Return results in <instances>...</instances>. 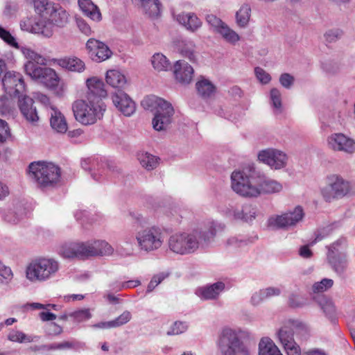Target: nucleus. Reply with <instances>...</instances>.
Segmentation results:
<instances>
[{"instance_id": "1", "label": "nucleus", "mask_w": 355, "mask_h": 355, "mask_svg": "<svg viewBox=\"0 0 355 355\" xmlns=\"http://www.w3.org/2000/svg\"><path fill=\"white\" fill-rule=\"evenodd\" d=\"M213 223L209 230H193L191 232L175 233L170 236L168 247L171 252L179 255L195 253L200 247L207 245L216 234Z\"/></svg>"}, {"instance_id": "2", "label": "nucleus", "mask_w": 355, "mask_h": 355, "mask_svg": "<svg viewBox=\"0 0 355 355\" xmlns=\"http://www.w3.org/2000/svg\"><path fill=\"white\" fill-rule=\"evenodd\" d=\"M24 55L28 59L24 64L26 73L31 79L53 88L58 85L59 78L54 69L46 67V59L30 48L22 49Z\"/></svg>"}, {"instance_id": "3", "label": "nucleus", "mask_w": 355, "mask_h": 355, "mask_svg": "<svg viewBox=\"0 0 355 355\" xmlns=\"http://www.w3.org/2000/svg\"><path fill=\"white\" fill-rule=\"evenodd\" d=\"M141 104L145 110L154 113L152 124L155 130L163 131L168 128L175 112L170 102L156 96H148L142 100Z\"/></svg>"}, {"instance_id": "4", "label": "nucleus", "mask_w": 355, "mask_h": 355, "mask_svg": "<svg viewBox=\"0 0 355 355\" xmlns=\"http://www.w3.org/2000/svg\"><path fill=\"white\" fill-rule=\"evenodd\" d=\"M216 346L222 355H250L239 329L230 327L222 329L216 340Z\"/></svg>"}, {"instance_id": "5", "label": "nucleus", "mask_w": 355, "mask_h": 355, "mask_svg": "<svg viewBox=\"0 0 355 355\" xmlns=\"http://www.w3.org/2000/svg\"><path fill=\"white\" fill-rule=\"evenodd\" d=\"M30 178L40 188L54 187L60 180V168L45 162H33L28 166Z\"/></svg>"}, {"instance_id": "6", "label": "nucleus", "mask_w": 355, "mask_h": 355, "mask_svg": "<svg viewBox=\"0 0 355 355\" xmlns=\"http://www.w3.org/2000/svg\"><path fill=\"white\" fill-rule=\"evenodd\" d=\"M60 268L59 262L52 258H40L26 268V278L32 282H43L53 278Z\"/></svg>"}, {"instance_id": "7", "label": "nucleus", "mask_w": 355, "mask_h": 355, "mask_svg": "<svg viewBox=\"0 0 355 355\" xmlns=\"http://www.w3.org/2000/svg\"><path fill=\"white\" fill-rule=\"evenodd\" d=\"M138 248L149 253L159 249L164 241V233L162 228L152 225L141 229L136 233L135 236Z\"/></svg>"}, {"instance_id": "8", "label": "nucleus", "mask_w": 355, "mask_h": 355, "mask_svg": "<svg viewBox=\"0 0 355 355\" xmlns=\"http://www.w3.org/2000/svg\"><path fill=\"white\" fill-rule=\"evenodd\" d=\"M72 110L77 121L83 125H91L103 116L105 108L91 101L77 100L72 104Z\"/></svg>"}, {"instance_id": "9", "label": "nucleus", "mask_w": 355, "mask_h": 355, "mask_svg": "<svg viewBox=\"0 0 355 355\" xmlns=\"http://www.w3.org/2000/svg\"><path fill=\"white\" fill-rule=\"evenodd\" d=\"M231 187L234 192L243 197L259 196V193L254 178L251 175H247L243 171H234L232 173Z\"/></svg>"}, {"instance_id": "10", "label": "nucleus", "mask_w": 355, "mask_h": 355, "mask_svg": "<svg viewBox=\"0 0 355 355\" xmlns=\"http://www.w3.org/2000/svg\"><path fill=\"white\" fill-rule=\"evenodd\" d=\"M351 190L349 182L338 175L329 178L328 184L322 191V196L326 202H331L347 195Z\"/></svg>"}, {"instance_id": "11", "label": "nucleus", "mask_w": 355, "mask_h": 355, "mask_svg": "<svg viewBox=\"0 0 355 355\" xmlns=\"http://www.w3.org/2000/svg\"><path fill=\"white\" fill-rule=\"evenodd\" d=\"M19 25L21 30L30 33L42 35L47 38L52 37L53 35V26L44 19L34 15L22 18Z\"/></svg>"}, {"instance_id": "12", "label": "nucleus", "mask_w": 355, "mask_h": 355, "mask_svg": "<svg viewBox=\"0 0 355 355\" xmlns=\"http://www.w3.org/2000/svg\"><path fill=\"white\" fill-rule=\"evenodd\" d=\"M304 213L300 206L295 207L293 210L270 217L268 224L271 227L284 229L295 226L304 218Z\"/></svg>"}, {"instance_id": "13", "label": "nucleus", "mask_w": 355, "mask_h": 355, "mask_svg": "<svg viewBox=\"0 0 355 355\" xmlns=\"http://www.w3.org/2000/svg\"><path fill=\"white\" fill-rule=\"evenodd\" d=\"M81 165L84 170L90 172L91 176L96 182H103L107 178L108 173L114 171L108 163L99 157L85 159Z\"/></svg>"}, {"instance_id": "14", "label": "nucleus", "mask_w": 355, "mask_h": 355, "mask_svg": "<svg viewBox=\"0 0 355 355\" xmlns=\"http://www.w3.org/2000/svg\"><path fill=\"white\" fill-rule=\"evenodd\" d=\"M5 92L10 96L20 98L25 92V83L21 73L7 71L2 78Z\"/></svg>"}, {"instance_id": "15", "label": "nucleus", "mask_w": 355, "mask_h": 355, "mask_svg": "<svg viewBox=\"0 0 355 355\" xmlns=\"http://www.w3.org/2000/svg\"><path fill=\"white\" fill-rule=\"evenodd\" d=\"M258 159L273 169L285 167L288 160L287 155L284 152L274 148L260 151L258 154Z\"/></svg>"}, {"instance_id": "16", "label": "nucleus", "mask_w": 355, "mask_h": 355, "mask_svg": "<svg viewBox=\"0 0 355 355\" xmlns=\"http://www.w3.org/2000/svg\"><path fill=\"white\" fill-rule=\"evenodd\" d=\"M327 142L329 148L334 150L342 151L347 154L355 152V141L343 133L331 135Z\"/></svg>"}, {"instance_id": "17", "label": "nucleus", "mask_w": 355, "mask_h": 355, "mask_svg": "<svg viewBox=\"0 0 355 355\" xmlns=\"http://www.w3.org/2000/svg\"><path fill=\"white\" fill-rule=\"evenodd\" d=\"M86 48L91 58L97 62L105 61L112 55V51L105 43L94 38L87 40Z\"/></svg>"}, {"instance_id": "18", "label": "nucleus", "mask_w": 355, "mask_h": 355, "mask_svg": "<svg viewBox=\"0 0 355 355\" xmlns=\"http://www.w3.org/2000/svg\"><path fill=\"white\" fill-rule=\"evenodd\" d=\"M112 102L118 110L124 116H130L136 110L135 103L121 90H119L112 96Z\"/></svg>"}, {"instance_id": "19", "label": "nucleus", "mask_w": 355, "mask_h": 355, "mask_svg": "<svg viewBox=\"0 0 355 355\" xmlns=\"http://www.w3.org/2000/svg\"><path fill=\"white\" fill-rule=\"evenodd\" d=\"M87 245L84 242L67 243L59 248V254L64 258H88Z\"/></svg>"}, {"instance_id": "20", "label": "nucleus", "mask_w": 355, "mask_h": 355, "mask_svg": "<svg viewBox=\"0 0 355 355\" xmlns=\"http://www.w3.org/2000/svg\"><path fill=\"white\" fill-rule=\"evenodd\" d=\"M225 288V285L223 282H218L197 288L196 294L204 300H216L224 291Z\"/></svg>"}, {"instance_id": "21", "label": "nucleus", "mask_w": 355, "mask_h": 355, "mask_svg": "<svg viewBox=\"0 0 355 355\" xmlns=\"http://www.w3.org/2000/svg\"><path fill=\"white\" fill-rule=\"evenodd\" d=\"M87 257L110 256L114 252V248L104 240L85 242Z\"/></svg>"}, {"instance_id": "22", "label": "nucleus", "mask_w": 355, "mask_h": 355, "mask_svg": "<svg viewBox=\"0 0 355 355\" xmlns=\"http://www.w3.org/2000/svg\"><path fill=\"white\" fill-rule=\"evenodd\" d=\"M193 67L184 60H178L174 64L175 79L181 84H189L193 80Z\"/></svg>"}, {"instance_id": "23", "label": "nucleus", "mask_w": 355, "mask_h": 355, "mask_svg": "<svg viewBox=\"0 0 355 355\" xmlns=\"http://www.w3.org/2000/svg\"><path fill=\"white\" fill-rule=\"evenodd\" d=\"M327 259L331 269L338 276H344L349 264L347 252H343L338 254H327Z\"/></svg>"}, {"instance_id": "24", "label": "nucleus", "mask_w": 355, "mask_h": 355, "mask_svg": "<svg viewBox=\"0 0 355 355\" xmlns=\"http://www.w3.org/2000/svg\"><path fill=\"white\" fill-rule=\"evenodd\" d=\"M176 21L187 31L194 33L202 26L201 20L193 12H182L175 16Z\"/></svg>"}, {"instance_id": "25", "label": "nucleus", "mask_w": 355, "mask_h": 355, "mask_svg": "<svg viewBox=\"0 0 355 355\" xmlns=\"http://www.w3.org/2000/svg\"><path fill=\"white\" fill-rule=\"evenodd\" d=\"M20 111L26 119L31 122H36L39 117L36 107L33 106V100L26 96L18 98Z\"/></svg>"}, {"instance_id": "26", "label": "nucleus", "mask_w": 355, "mask_h": 355, "mask_svg": "<svg viewBox=\"0 0 355 355\" xmlns=\"http://www.w3.org/2000/svg\"><path fill=\"white\" fill-rule=\"evenodd\" d=\"M51 116L50 125L53 130L58 133H65L68 129L65 117L60 110L53 106H51L49 112Z\"/></svg>"}, {"instance_id": "27", "label": "nucleus", "mask_w": 355, "mask_h": 355, "mask_svg": "<svg viewBox=\"0 0 355 355\" xmlns=\"http://www.w3.org/2000/svg\"><path fill=\"white\" fill-rule=\"evenodd\" d=\"M53 10L52 13L47 17V19L45 21L53 26V30L54 31L55 26L62 28L67 24L69 15L59 4Z\"/></svg>"}, {"instance_id": "28", "label": "nucleus", "mask_w": 355, "mask_h": 355, "mask_svg": "<svg viewBox=\"0 0 355 355\" xmlns=\"http://www.w3.org/2000/svg\"><path fill=\"white\" fill-rule=\"evenodd\" d=\"M259 191V196L261 194H272L279 193L282 190V185L276 180L264 178L256 182Z\"/></svg>"}, {"instance_id": "29", "label": "nucleus", "mask_w": 355, "mask_h": 355, "mask_svg": "<svg viewBox=\"0 0 355 355\" xmlns=\"http://www.w3.org/2000/svg\"><path fill=\"white\" fill-rule=\"evenodd\" d=\"M106 83L113 88L121 90L124 88L127 83L125 76L119 70H108L105 76Z\"/></svg>"}, {"instance_id": "30", "label": "nucleus", "mask_w": 355, "mask_h": 355, "mask_svg": "<svg viewBox=\"0 0 355 355\" xmlns=\"http://www.w3.org/2000/svg\"><path fill=\"white\" fill-rule=\"evenodd\" d=\"M258 355H283V354L271 338L263 337L258 344Z\"/></svg>"}, {"instance_id": "31", "label": "nucleus", "mask_w": 355, "mask_h": 355, "mask_svg": "<svg viewBox=\"0 0 355 355\" xmlns=\"http://www.w3.org/2000/svg\"><path fill=\"white\" fill-rule=\"evenodd\" d=\"M173 43L183 56L188 58L191 61L196 60L195 44L193 42L177 38L174 40Z\"/></svg>"}, {"instance_id": "32", "label": "nucleus", "mask_w": 355, "mask_h": 355, "mask_svg": "<svg viewBox=\"0 0 355 355\" xmlns=\"http://www.w3.org/2000/svg\"><path fill=\"white\" fill-rule=\"evenodd\" d=\"M33 5L35 12L42 17H47L58 5L49 0H27Z\"/></svg>"}, {"instance_id": "33", "label": "nucleus", "mask_w": 355, "mask_h": 355, "mask_svg": "<svg viewBox=\"0 0 355 355\" xmlns=\"http://www.w3.org/2000/svg\"><path fill=\"white\" fill-rule=\"evenodd\" d=\"M78 6L84 14L94 21H100L101 14L91 0H78Z\"/></svg>"}, {"instance_id": "34", "label": "nucleus", "mask_w": 355, "mask_h": 355, "mask_svg": "<svg viewBox=\"0 0 355 355\" xmlns=\"http://www.w3.org/2000/svg\"><path fill=\"white\" fill-rule=\"evenodd\" d=\"M86 83L89 90V96L90 94L95 97H103L106 96L107 92L104 89V83L103 80L96 77H93L88 78Z\"/></svg>"}, {"instance_id": "35", "label": "nucleus", "mask_w": 355, "mask_h": 355, "mask_svg": "<svg viewBox=\"0 0 355 355\" xmlns=\"http://www.w3.org/2000/svg\"><path fill=\"white\" fill-rule=\"evenodd\" d=\"M313 300L318 303L325 315L329 320H333L336 313L334 303L324 295L313 297Z\"/></svg>"}, {"instance_id": "36", "label": "nucleus", "mask_w": 355, "mask_h": 355, "mask_svg": "<svg viewBox=\"0 0 355 355\" xmlns=\"http://www.w3.org/2000/svg\"><path fill=\"white\" fill-rule=\"evenodd\" d=\"M257 209L251 205H245L241 209L234 211V217L236 219L242 220L245 222H250L256 217Z\"/></svg>"}, {"instance_id": "37", "label": "nucleus", "mask_w": 355, "mask_h": 355, "mask_svg": "<svg viewBox=\"0 0 355 355\" xmlns=\"http://www.w3.org/2000/svg\"><path fill=\"white\" fill-rule=\"evenodd\" d=\"M58 64L60 67L72 71L81 72L85 69V63L76 57L60 59Z\"/></svg>"}, {"instance_id": "38", "label": "nucleus", "mask_w": 355, "mask_h": 355, "mask_svg": "<svg viewBox=\"0 0 355 355\" xmlns=\"http://www.w3.org/2000/svg\"><path fill=\"white\" fill-rule=\"evenodd\" d=\"M251 17V8L248 4H243L236 12V23L240 28H244L248 26Z\"/></svg>"}, {"instance_id": "39", "label": "nucleus", "mask_w": 355, "mask_h": 355, "mask_svg": "<svg viewBox=\"0 0 355 355\" xmlns=\"http://www.w3.org/2000/svg\"><path fill=\"white\" fill-rule=\"evenodd\" d=\"M198 94L203 98L211 97L215 92L216 88L213 83L207 79H202L196 83Z\"/></svg>"}, {"instance_id": "40", "label": "nucleus", "mask_w": 355, "mask_h": 355, "mask_svg": "<svg viewBox=\"0 0 355 355\" xmlns=\"http://www.w3.org/2000/svg\"><path fill=\"white\" fill-rule=\"evenodd\" d=\"M257 239V235L249 236L248 238L243 235L234 236L227 239V245L235 248H242L253 243Z\"/></svg>"}, {"instance_id": "41", "label": "nucleus", "mask_w": 355, "mask_h": 355, "mask_svg": "<svg viewBox=\"0 0 355 355\" xmlns=\"http://www.w3.org/2000/svg\"><path fill=\"white\" fill-rule=\"evenodd\" d=\"M153 68L157 71H164L171 69V62L162 53H155L151 59Z\"/></svg>"}, {"instance_id": "42", "label": "nucleus", "mask_w": 355, "mask_h": 355, "mask_svg": "<svg viewBox=\"0 0 355 355\" xmlns=\"http://www.w3.org/2000/svg\"><path fill=\"white\" fill-rule=\"evenodd\" d=\"M158 158L148 153L138 155V160L141 166L148 171L153 170L158 165Z\"/></svg>"}, {"instance_id": "43", "label": "nucleus", "mask_w": 355, "mask_h": 355, "mask_svg": "<svg viewBox=\"0 0 355 355\" xmlns=\"http://www.w3.org/2000/svg\"><path fill=\"white\" fill-rule=\"evenodd\" d=\"M141 6L146 14L151 17H157L161 10L159 0H141Z\"/></svg>"}, {"instance_id": "44", "label": "nucleus", "mask_w": 355, "mask_h": 355, "mask_svg": "<svg viewBox=\"0 0 355 355\" xmlns=\"http://www.w3.org/2000/svg\"><path fill=\"white\" fill-rule=\"evenodd\" d=\"M227 42L234 44L240 40L239 35L227 24H224L218 32Z\"/></svg>"}, {"instance_id": "45", "label": "nucleus", "mask_w": 355, "mask_h": 355, "mask_svg": "<svg viewBox=\"0 0 355 355\" xmlns=\"http://www.w3.org/2000/svg\"><path fill=\"white\" fill-rule=\"evenodd\" d=\"M37 336H28L23 332L17 330H12L8 335V339L12 342L17 343H31L35 341Z\"/></svg>"}, {"instance_id": "46", "label": "nucleus", "mask_w": 355, "mask_h": 355, "mask_svg": "<svg viewBox=\"0 0 355 355\" xmlns=\"http://www.w3.org/2000/svg\"><path fill=\"white\" fill-rule=\"evenodd\" d=\"M270 102L275 114H281L282 112V94L280 92L273 88L270 94Z\"/></svg>"}, {"instance_id": "47", "label": "nucleus", "mask_w": 355, "mask_h": 355, "mask_svg": "<svg viewBox=\"0 0 355 355\" xmlns=\"http://www.w3.org/2000/svg\"><path fill=\"white\" fill-rule=\"evenodd\" d=\"M70 318H73L76 322H83L89 320L92 314L89 309H80L69 313Z\"/></svg>"}, {"instance_id": "48", "label": "nucleus", "mask_w": 355, "mask_h": 355, "mask_svg": "<svg viewBox=\"0 0 355 355\" xmlns=\"http://www.w3.org/2000/svg\"><path fill=\"white\" fill-rule=\"evenodd\" d=\"M333 285V279L324 278L321 281L316 282L312 285L311 292L313 294L324 293L331 288Z\"/></svg>"}, {"instance_id": "49", "label": "nucleus", "mask_w": 355, "mask_h": 355, "mask_svg": "<svg viewBox=\"0 0 355 355\" xmlns=\"http://www.w3.org/2000/svg\"><path fill=\"white\" fill-rule=\"evenodd\" d=\"M288 304L291 308H302L308 304L307 299L295 293H292L289 295L288 298Z\"/></svg>"}, {"instance_id": "50", "label": "nucleus", "mask_w": 355, "mask_h": 355, "mask_svg": "<svg viewBox=\"0 0 355 355\" xmlns=\"http://www.w3.org/2000/svg\"><path fill=\"white\" fill-rule=\"evenodd\" d=\"M277 337L284 348L295 343L293 333L286 327L281 328L277 332Z\"/></svg>"}, {"instance_id": "51", "label": "nucleus", "mask_w": 355, "mask_h": 355, "mask_svg": "<svg viewBox=\"0 0 355 355\" xmlns=\"http://www.w3.org/2000/svg\"><path fill=\"white\" fill-rule=\"evenodd\" d=\"M1 218L6 223L16 224L20 220L21 215L15 209L9 208L1 211Z\"/></svg>"}, {"instance_id": "52", "label": "nucleus", "mask_w": 355, "mask_h": 355, "mask_svg": "<svg viewBox=\"0 0 355 355\" xmlns=\"http://www.w3.org/2000/svg\"><path fill=\"white\" fill-rule=\"evenodd\" d=\"M347 240L345 238H340L329 247L328 254H338L343 252H347Z\"/></svg>"}, {"instance_id": "53", "label": "nucleus", "mask_w": 355, "mask_h": 355, "mask_svg": "<svg viewBox=\"0 0 355 355\" xmlns=\"http://www.w3.org/2000/svg\"><path fill=\"white\" fill-rule=\"evenodd\" d=\"M13 274L9 267L0 262V284H7L12 279Z\"/></svg>"}, {"instance_id": "54", "label": "nucleus", "mask_w": 355, "mask_h": 355, "mask_svg": "<svg viewBox=\"0 0 355 355\" xmlns=\"http://www.w3.org/2000/svg\"><path fill=\"white\" fill-rule=\"evenodd\" d=\"M141 284V282L138 279L129 280L121 283H114L111 285L113 291H119L123 289L135 288Z\"/></svg>"}, {"instance_id": "55", "label": "nucleus", "mask_w": 355, "mask_h": 355, "mask_svg": "<svg viewBox=\"0 0 355 355\" xmlns=\"http://www.w3.org/2000/svg\"><path fill=\"white\" fill-rule=\"evenodd\" d=\"M322 69L329 75H334L340 71V64L332 60H325L322 62Z\"/></svg>"}, {"instance_id": "56", "label": "nucleus", "mask_w": 355, "mask_h": 355, "mask_svg": "<svg viewBox=\"0 0 355 355\" xmlns=\"http://www.w3.org/2000/svg\"><path fill=\"white\" fill-rule=\"evenodd\" d=\"M188 326L186 322L176 321L170 327L167 331V335H179L187 331Z\"/></svg>"}, {"instance_id": "57", "label": "nucleus", "mask_w": 355, "mask_h": 355, "mask_svg": "<svg viewBox=\"0 0 355 355\" xmlns=\"http://www.w3.org/2000/svg\"><path fill=\"white\" fill-rule=\"evenodd\" d=\"M132 319V314L129 311H123L120 315L112 320L114 328H117L127 324Z\"/></svg>"}, {"instance_id": "58", "label": "nucleus", "mask_w": 355, "mask_h": 355, "mask_svg": "<svg viewBox=\"0 0 355 355\" xmlns=\"http://www.w3.org/2000/svg\"><path fill=\"white\" fill-rule=\"evenodd\" d=\"M12 107V100L6 96H0V115L9 114Z\"/></svg>"}, {"instance_id": "59", "label": "nucleus", "mask_w": 355, "mask_h": 355, "mask_svg": "<svg viewBox=\"0 0 355 355\" xmlns=\"http://www.w3.org/2000/svg\"><path fill=\"white\" fill-rule=\"evenodd\" d=\"M0 38L2 39L6 43L13 47H18V44L15 38L10 34V33L0 26Z\"/></svg>"}, {"instance_id": "60", "label": "nucleus", "mask_w": 355, "mask_h": 355, "mask_svg": "<svg viewBox=\"0 0 355 355\" xmlns=\"http://www.w3.org/2000/svg\"><path fill=\"white\" fill-rule=\"evenodd\" d=\"M166 275L164 273L155 275L149 282L146 293L152 292L165 278Z\"/></svg>"}, {"instance_id": "61", "label": "nucleus", "mask_w": 355, "mask_h": 355, "mask_svg": "<svg viewBox=\"0 0 355 355\" xmlns=\"http://www.w3.org/2000/svg\"><path fill=\"white\" fill-rule=\"evenodd\" d=\"M206 21L212 26L216 32H218V29L221 28L225 24L220 18L212 14H209L206 16Z\"/></svg>"}, {"instance_id": "62", "label": "nucleus", "mask_w": 355, "mask_h": 355, "mask_svg": "<svg viewBox=\"0 0 355 355\" xmlns=\"http://www.w3.org/2000/svg\"><path fill=\"white\" fill-rule=\"evenodd\" d=\"M10 137V132L8 123L0 119V143L5 142Z\"/></svg>"}, {"instance_id": "63", "label": "nucleus", "mask_w": 355, "mask_h": 355, "mask_svg": "<svg viewBox=\"0 0 355 355\" xmlns=\"http://www.w3.org/2000/svg\"><path fill=\"white\" fill-rule=\"evenodd\" d=\"M255 75L257 79L263 84L268 83L271 77L269 73L260 67H256L254 69Z\"/></svg>"}, {"instance_id": "64", "label": "nucleus", "mask_w": 355, "mask_h": 355, "mask_svg": "<svg viewBox=\"0 0 355 355\" xmlns=\"http://www.w3.org/2000/svg\"><path fill=\"white\" fill-rule=\"evenodd\" d=\"M19 9L18 3L15 1H8L6 2L5 9L3 10V15L8 17H10L15 15Z\"/></svg>"}]
</instances>
